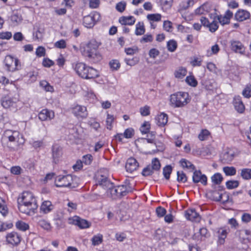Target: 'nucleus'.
I'll return each mask as SVG.
<instances>
[{
  "label": "nucleus",
  "instance_id": "obj_55",
  "mask_svg": "<svg viewBox=\"0 0 251 251\" xmlns=\"http://www.w3.org/2000/svg\"><path fill=\"white\" fill-rule=\"evenodd\" d=\"M134 134L133 128L130 127L126 129L124 132V137L126 138H131Z\"/></svg>",
  "mask_w": 251,
  "mask_h": 251
},
{
  "label": "nucleus",
  "instance_id": "obj_24",
  "mask_svg": "<svg viewBox=\"0 0 251 251\" xmlns=\"http://www.w3.org/2000/svg\"><path fill=\"white\" fill-rule=\"evenodd\" d=\"M155 119L156 123L158 126H164L168 122V117L166 114L161 113L157 115Z\"/></svg>",
  "mask_w": 251,
  "mask_h": 251
},
{
  "label": "nucleus",
  "instance_id": "obj_64",
  "mask_svg": "<svg viewBox=\"0 0 251 251\" xmlns=\"http://www.w3.org/2000/svg\"><path fill=\"white\" fill-rule=\"evenodd\" d=\"M92 160V156L91 154H88L83 156L82 161L83 163L85 165H90L91 163Z\"/></svg>",
  "mask_w": 251,
  "mask_h": 251
},
{
  "label": "nucleus",
  "instance_id": "obj_7",
  "mask_svg": "<svg viewBox=\"0 0 251 251\" xmlns=\"http://www.w3.org/2000/svg\"><path fill=\"white\" fill-rule=\"evenodd\" d=\"M107 171L103 170L98 172L96 175V180L98 184L101 186L104 189L106 187H111L112 183L107 178Z\"/></svg>",
  "mask_w": 251,
  "mask_h": 251
},
{
  "label": "nucleus",
  "instance_id": "obj_51",
  "mask_svg": "<svg viewBox=\"0 0 251 251\" xmlns=\"http://www.w3.org/2000/svg\"><path fill=\"white\" fill-rule=\"evenodd\" d=\"M161 16L159 14H151L147 15V19L151 22H158L161 20Z\"/></svg>",
  "mask_w": 251,
  "mask_h": 251
},
{
  "label": "nucleus",
  "instance_id": "obj_44",
  "mask_svg": "<svg viewBox=\"0 0 251 251\" xmlns=\"http://www.w3.org/2000/svg\"><path fill=\"white\" fill-rule=\"evenodd\" d=\"M180 163L182 167L186 168L188 169L194 170L195 169L194 166L189 161L185 159H182L180 161Z\"/></svg>",
  "mask_w": 251,
  "mask_h": 251
},
{
  "label": "nucleus",
  "instance_id": "obj_40",
  "mask_svg": "<svg viewBox=\"0 0 251 251\" xmlns=\"http://www.w3.org/2000/svg\"><path fill=\"white\" fill-rule=\"evenodd\" d=\"M16 226L18 229L22 231H26L29 228V225L22 221L17 222Z\"/></svg>",
  "mask_w": 251,
  "mask_h": 251
},
{
  "label": "nucleus",
  "instance_id": "obj_15",
  "mask_svg": "<svg viewBox=\"0 0 251 251\" xmlns=\"http://www.w3.org/2000/svg\"><path fill=\"white\" fill-rule=\"evenodd\" d=\"M185 217L187 220L198 223L200 222L201 219L200 215L194 209H190L186 211Z\"/></svg>",
  "mask_w": 251,
  "mask_h": 251
},
{
  "label": "nucleus",
  "instance_id": "obj_39",
  "mask_svg": "<svg viewBox=\"0 0 251 251\" xmlns=\"http://www.w3.org/2000/svg\"><path fill=\"white\" fill-rule=\"evenodd\" d=\"M40 85L47 92H52L54 91L53 87L46 80L41 81Z\"/></svg>",
  "mask_w": 251,
  "mask_h": 251
},
{
  "label": "nucleus",
  "instance_id": "obj_49",
  "mask_svg": "<svg viewBox=\"0 0 251 251\" xmlns=\"http://www.w3.org/2000/svg\"><path fill=\"white\" fill-rule=\"evenodd\" d=\"M22 20L21 15L18 13H14L11 16V21L14 25H16L20 23Z\"/></svg>",
  "mask_w": 251,
  "mask_h": 251
},
{
  "label": "nucleus",
  "instance_id": "obj_32",
  "mask_svg": "<svg viewBox=\"0 0 251 251\" xmlns=\"http://www.w3.org/2000/svg\"><path fill=\"white\" fill-rule=\"evenodd\" d=\"M115 120L114 115L107 113L106 118L105 120L106 127L107 129L111 130L113 127V124Z\"/></svg>",
  "mask_w": 251,
  "mask_h": 251
},
{
  "label": "nucleus",
  "instance_id": "obj_28",
  "mask_svg": "<svg viewBox=\"0 0 251 251\" xmlns=\"http://www.w3.org/2000/svg\"><path fill=\"white\" fill-rule=\"evenodd\" d=\"M218 243L220 245H223L225 242V239L227 236V231L224 228H220L218 230Z\"/></svg>",
  "mask_w": 251,
  "mask_h": 251
},
{
  "label": "nucleus",
  "instance_id": "obj_23",
  "mask_svg": "<svg viewBox=\"0 0 251 251\" xmlns=\"http://www.w3.org/2000/svg\"><path fill=\"white\" fill-rule=\"evenodd\" d=\"M233 103L235 109L238 112L242 113L244 111L245 106L240 96H235L233 99Z\"/></svg>",
  "mask_w": 251,
  "mask_h": 251
},
{
  "label": "nucleus",
  "instance_id": "obj_26",
  "mask_svg": "<svg viewBox=\"0 0 251 251\" xmlns=\"http://www.w3.org/2000/svg\"><path fill=\"white\" fill-rule=\"evenodd\" d=\"M2 106L5 109L16 108V101L13 98H7L1 101Z\"/></svg>",
  "mask_w": 251,
  "mask_h": 251
},
{
  "label": "nucleus",
  "instance_id": "obj_11",
  "mask_svg": "<svg viewBox=\"0 0 251 251\" xmlns=\"http://www.w3.org/2000/svg\"><path fill=\"white\" fill-rule=\"evenodd\" d=\"M69 224L77 226L80 228H86L90 227L91 224L87 220L78 216H74L69 219Z\"/></svg>",
  "mask_w": 251,
  "mask_h": 251
},
{
  "label": "nucleus",
  "instance_id": "obj_50",
  "mask_svg": "<svg viewBox=\"0 0 251 251\" xmlns=\"http://www.w3.org/2000/svg\"><path fill=\"white\" fill-rule=\"evenodd\" d=\"M172 168L171 166L167 165L165 166L163 169V174L164 177L166 179H169L170 176L172 173Z\"/></svg>",
  "mask_w": 251,
  "mask_h": 251
},
{
  "label": "nucleus",
  "instance_id": "obj_25",
  "mask_svg": "<svg viewBox=\"0 0 251 251\" xmlns=\"http://www.w3.org/2000/svg\"><path fill=\"white\" fill-rule=\"evenodd\" d=\"M212 198L215 201L226 202L227 200V195L225 193H220L217 191H213L211 193Z\"/></svg>",
  "mask_w": 251,
  "mask_h": 251
},
{
  "label": "nucleus",
  "instance_id": "obj_17",
  "mask_svg": "<svg viewBox=\"0 0 251 251\" xmlns=\"http://www.w3.org/2000/svg\"><path fill=\"white\" fill-rule=\"evenodd\" d=\"M209 233L206 228L202 227L199 229L198 232L194 234L193 238L197 241H201L204 240L206 238L209 236Z\"/></svg>",
  "mask_w": 251,
  "mask_h": 251
},
{
  "label": "nucleus",
  "instance_id": "obj_38",
  "mask_svg": "<svg viewBox=\"0 0 251 251\" xmlns=\"http://www.w3.org/2000/svg\"><path fill=\"white\" fill-rule=\"evenodd\" d=\"M223 170L226 175L228 176H234L236 173V170L234 167H225Z\"/></svg>",
  "mask_w": 251,
  "mask_h": 251
},
{
  "label": "nucleus",
  "instance_id": "obj_19",
  "mask_svg": "<svg viewBox=\"0 0 251 251\" xmlns=\"http://www.w3.org/2000/svg\"><path fill=\"white\" fill-rule=\"evenodd\" d=\"M138 167V163L134 158L130 157L127 160L126 164V169L127 172L131 173L136 171Z\"/></svg>",
  "mask_w": 251,
  "mask_h": 251
},
{
  "label": "nucleus",
  "instance_id": "obj_41",
  "mask_svg": "<svg viewBox=\"0 0 251 251\" xmlns=\"http://www.w3.org/2000/svg\"><path fill=\"white\" fill-rule=\"evenodd\" d=\"M109 66L110 69L112 71H117L118 70L121 66V64L118 60L117 59H113L110 61L109 63Z\"/></svg>",
  "mask_w": 251,
  "mask_h": 251
},
{
  "label": "nucleus",
  "instance_id": "obj_8",
  "mask_svg": "<svg viewBox=\"0 0 251 251\" xmlns=\"http://www.w3.org/2000/svg\"><path fill=\"white\" fill-rule=\"evenodd\" d=\"M4 63L7 70L9 71L14 72L19 70L20 68L19 60L11 55L6 56Z\"/></svg>",
  "mask_w": 251,
  "mask_h": 251
},
{
  "label": "nucleus",
  "instance_id": "obj_46",
  "mask_svg": "<svg viewBox=\"0 0 251 251\" xmlns=\"http://www.w3.org/2000/svg\"><path fill=\"white\" fill-rule=\"evenodd\" d=\"M210 132L207 129H202L198 135V138L201 141L206 140L210 135Z\"/></svg>",
  "mask_w": 251,
  "mask_h": 251
},
{
  "label": "nucleus",
  "instance_id": "obj_34",
  "mask_svg": "<svg viewBox=\"0 0 251 251\" xmlns=\"http://www.w3.org/2000/svg\"><path fill=\"white\" fill-rule=\"evenodd\" d=\"M185 80L186 83L191 87H195L198 85V81L193 75L187 76Z\"/></svg>",
  "mask_w": 251,
  "mask_h": 251
},
{
  "label": "nucleus",
  "instance_id": "obj_20",
  "mask_svg": "<svg viewBox=\"0 0 251 251\" xmlns=\"http://www.w3.org/2000/svg\"><path fill=\"white\" fill-rule=\"evenodd\" d=\"M235 19L238 22H243L250 18V13L247 10H238L235 14Z\"/></svg>",
  "mask_w": 251,
  "mask_h": 251
},
{
  "label": "nucleus",
  "instance_id": "obj_54",
  "mask_svg": "<svg viewBox=\"0 0 251 251\" xmlns=\"http://www.w3.org/2000/svg\"><path fill=\"white\" fill-rule=\"evenodd\" d=\"M243 96L246 98L251 97V85H247L242 91Z\"/></svg>",
  "mask_w": 251,
  "mask_h": 251
},
{
  "label": "nucleus",
  "instance_id": "obj_4",
  "mask_svg": "<svg viewBox=\"0 0 251 251\" xmlns=\"http://www.w3.org/2000/svg\"><path fill=\"white\" fill-rule=\"evenodd\" d=\"M74 68L77 75L83 79H94L99 76L97 70L82 62L76 63Z\"/></svg>",
  "mask_w": 251,
  "mask_h": 251
},
{
  "label": "nucleus",
  "instance_id": "obj_16",
  "mask_svg": "<svg viewBox=\"0 0 251 251\" xmlns=\"http://www.w3.org/2000/svg\"><path fill=\"white\" fill-rule=\"evenodd\" d=\"M232 50L236 53L244 54L245 52V48L239 41L233 40L230 42Z\"/></svg>",
  "mask_w": 251,
  "mask_h": 251
},
{
  "label": "nucleus",
  "instance_id": "obj_56",
  "mask_svg": "<svg viewBox=\"0 0 251 251\" xmlns=\"http://www.w3.org/2000/svg\"><path fill=\"white\" fill-rule=\"evenodd\" d=\"M150 108L149 106L146 105L140 108V113L143 116H147L150 114Z\"/></svg>",
  "mask_w": 251,
  "mask_h": 251
},
{
  "label": "nucleus",
  "instance_id": "obj_36",
  "mask_svg": "<svg viewBox=\"0 0 251 251\" xmlns=\"http://www.w3.org/2000/svg\"><path fill=\"white\" fill-rule=\"evenodd\" d=\"M241 176L243 179L248 180L251 179V169L245 168L241 171Z\"/></svg>",
  "mask_w": 251,
  "mask_h": 251
},
{
  "label": "nucleus",
  "instance_id": "obj_47",
  "mask_svg": "<svg viewBox=\"0 0 251 251\" xmlns=\"http://www.w3.org/2000/svg\"><path fill=\"white\" fill-rule=\"evenodd\" d=\"M102 235L100 234L94 236L91 239L92 244L94 246L100 244L102 241Z\"/></svg>",
  "mask_w": 251,
  "mask_h": 251
},
{
  "label": "nucleus",
  "instance_id": "obj_10",
  "mask_svg": "<svg viewBox=\"0 0 251 251\" xmlns=\"http://www.w3.org/2000/svg\"><path fill=\"white\" fill-rule=\"evenodd\" d=\"M72 112L77 119H85L88 116V112L85 106L75 105L72 107Z\"/></svg>",
  "mask_w": 251,
  "mask_h": 251
},
{
  "label": "nucleus",
  "instance_id": "obj_18",
  "mask_svg": "<svg viewBox=\"0 0 251 251\" xmlns=\"http://www.w3.org/2000/svg\"><path fill=\"white\" fill-rule=\"evenodd\" d=\"M54 208V205L50 201H43L40 207V212L43 214H47L50 212Z\"/></svg>",
  "mask_w": 251,
  "mask_h": 251
},
{
  "label": "nucleus",
  "instance_id": "obj_29",
  "mask_svg": "<svg viewBox=\"0 0 251 251\" xmlns=\"http://www.w3.org/2000/svg\"><path fill=\"white\" fill-rule=\"evenodd\" d=\"M194 4L193 0H184L182 1L179 5L178 11L181 12L188 9Z\"/></svg>",
  "mask_w": 251,
  "mask_h": 251
},
{
  "label": "nucleus",
  "instance_id": "obj_48",
  "mask_svg": "<svg viewBox=\"0 0 251 251\" xmlns=\"http://www.w3.org/2000/svg\"><path fill=\"white\" fill-rule=\"evenodd\" d=\"M151 124L149 122L145 121L140 127V131L143 134H146L150 131Z\"/></svg>",
  "mask_w": 251,
  "mask_h": 251
},
{
  "label": "nucleus",
  "instance_id": "obj_2",
  "mask_svg": "<svg viewBox=\"0 0 251 251\" xmlns=\"http://www.w3.org/2000/svg\"><path fill=\"white\" fill-rule=\"evenodd\" d=\"M100 45V43L95 39H91L80 44L79 51L82 55L90 62L96 63L102 59V56L98 50Z\"/></svg>",
  "mask_w": 251,
  "mask_h": 251
},
{
  "label": "nucleus",
  "instance_id": "obj_13",
  "mask_svg": "<svg viewBox=\"0 0 251 251\" xmlns=\"http://www.w3.org/2000/svg\"><path fill=\"white\" fill-rule=\"evenodd\" d=\"M54 117V111L48 109H43L38 114V118L42 121H51Z\"/></svg>",
  "mask_w": 251,
  "mask_h": 251
},
{
  "label": "nucleus",
  "instance_id": "obj_35",
  "mask_svg": "<svg viewBox=\"0 0 251 251\" xmlns=\"http://www.w3.org/2000/svg\"><path fill=\"white\" fill-rule=\"evenodd\" d=\"M8 212V210L5 201L0 197V212L3 216H5Z\"/></svg>",
  "mask_w": 251,
  "mask_h": 251
},
{
  "label": "nucleus",
  "instance_id": "obj_57",
  "mask_svg": "<svg viewBox=\"0 0 251 251\" xmlns=\"http://www.w3.org/2000/svg\"><path fill=\"white\" fill-rule=\"evenodd\" d=\"M206 68L210 72L214 74H217V68L214 63L211 62H207L206 64Z\"/></svg>",
  "mask_w": 251,
  "mask_h": 251
},
{
  "label": "nucleus",
  "instance_id": "obj_60",
  "mask_svg": "<svg viewBox=\"0 0 251 251\" xmlns=\"http://www.w3.org/2000/svg\"><path fill=\"white\" fill-rule=\"evenodd\" d=\"M177 175L178 181L185 182L187 181V177L182 171H178L177 172Z\"/></svg>",
  "mask_w": 251,
  "mask_h": 251
},
{
  "label": "nucleus",
  "instance_id": "obj_62",
  "mask_svg": "<svg viewBox=\"0 0 251 251\" xmlns=\"http://www.w3.org/2000/svg\"><path fill=\"white\" fill-rule=\"evenodd\" d=\"M154 171L151 167L150 165L144 168L142 171V175L144 176H149L151 175Z\"/></svg>",
  "mask_w": 251,
  "mask_h": 251
},
{
  "label": "nucleus",
  "instance_id": "obj_52",
  "mask_svg": "<svg viewBox=\"0 0 251 251\" xmlns=\"http://www.w3.org/2000/svg\"><path fill=\"white\" fill-rule=\"evenodd\" d=\"M222 180L223 177L219 173L215 174L211 177V180L212 182L216 184H220Z\"/></svg>",
  "mask_w": 251,
  "mask_h": 251
},
{
  "label": "nucleus",
  "instance_id": "obj_12",
  "mask_svg": "<svg viewBox=\"0 0 251 251\" xmlns=\"http://www.w3.org/2000/svg\"><path fill=\"white\" fill-rule=\"evenodd\" d=\"M21 241V236L16 232H11L7 234L6 241L11 246H16L19 244Z\"/></svg>",
  "mask_w": 251,
  "mask_h": 251
},
{
  "label": "nucleus",
  "instance_id": "obj_45",
  "mask_svg": "<svg viewBox=\"0 0 251 251\" xmlns=\"http://www.w3.org/2000/svg\"><path fill=\"white\" fill-rule=\"evenodd\" d=\"M220 50V48L217 44H215L211 47L210 50H207L206 51V55L211 56L213 54H216Z\"/></svg>",
  "mask_w": 251,
  "mask_h": 251
},
{
  "label": "nucleus",
  "instance_id": "obj_63",
  "mask_svg": "<svg viewBox=\"0 0 251 251\" xmlns=\"http://www.w3.org/2000/svg\"><path fill=\"white\" fill-rule=\"evenodd\" d=\"M36 55L38 57H42L44 56L46 54V50L45 49L42 47L40 46L37 48L36 50Z\"/></svg>",
  "mask_w": 251,
  "mask_h": 251
},
{
  "label": "nucleus",
  "instance_id": "obj_14",
  "mask_svg": "<svg viewBox=\"0 0 251 251\" xmlns=\"http://www.w3.org/2000/svg\"><path fill=\"white\" fill-rule=\"evenodd\" d=\"M234 156L235 152L234 151L231 149H227L222 153L221 158L224 163H229L232 161Z\"/></svg>",
  "mask_w": 251,
  "mask_h": 251
},
{
  "label": "nucleus",
  "instance_id": "obj_59",
  "mask_svg": "<svg viewBox=\"0 0 251 251\" xmlns=\"http://www.w3.org/2000/svg\"><path fill=\"white\" fill-rule=\"evenodd\" d=\"M164 29L166 31H169L174 29L173 23L169 21H165L163 24Z\"/></svg>",
  "mask_w": 251,
  "mask_h": 251
},
{
  "label": "nucleus",
  "instance_id": "obj_43",
  "mask_svg": "<svg viewBox=\"0 0 251 251\" xmlns=\"http://www.w3.org/2000/svg\"><path fill=\"white\" fill-rule=\"evenodd\" d=\"M239 185V182L236 180H231L227 181L226 185L228 189H233L237 188Z\"/></svg>",
  "mask_w": 251,
  "mask_h": 251
},
{
  "label": "nucleus",
  "instance_id": "obj_6",
  "mask_svg": "<svg viewBox=\"0 0 251 251\" xmlns=\"http://www.w3.org/2000/svg\"><path fill=\"white\" fill-rule=\"evenodd\" d=\"M73 177L70 175L59 176L55 178V185L57 187H71Z\"/></svg>",
  "mask_w": 251,
  "mask_h": 251
},
{
  "label": "nucleus",
  "instance_id": "obj_58",
  "mask_svg": "<svg viewBox=\"0 0 251 251\" xmlns=\"http://www.w3.org/2000/svg\"><path fill=\"white\" fill-rule=\"evenodd\" d=\"M88 125L96 131H99L100 128V123L95 120L90 121L88 122Z\"/></svg>",
  "mask_w": 251,
  "mask_h": 251
},
{
  "label": "nucleus",
  "instance_id": "obj_5",
  "mask_svg": "<svg viewBox=\"0 0 251 251\" xmlns=\"http://www.w3.org/2000/svg\"><path fill=\"white\" fill-rule=\"evenodd\" d=\"M190 99L188 93L179 92L170 96V102L172 106L182 107L189 102Z\"/></svg>",
  "mask_w": 251,
  "mask_h": 251
},
{
  "label": "nucleus",
  "instance_id": "obj_42",
  "mask_svg": "<svg viewBox=\"0 0 251 251\" xmlns=\"http://www.w3.org/2000/svg\"><path fill=\"white\" fill-rule=\"evenodd\" d=\"M150 165L154 171L159 170L161 167L160 161L157 158H153L151 161V164Z\"/></svg>",
  "mask_w": 251,
  "mask_h": 251
},
{
  "label": "nucleus",
  "instance_id": "obj_1",
  "mask_svg": "<svg viewBox=\"0 0 251 251\" xmlns=\"http://www.w3.org/2000/svg\"><path fill=\"white\" fill-rule=\"evenodd\" d=\"M19 211L27 215H33L38 208L37 201L33 194L29 191H25L18 198Z\"/></svg>",
  "mask_w": 251,
  "mask_h": 251
},
{
  "label": "nucleus",
  "instance_id": "obj_33",
  "mask_svg": "<svg viewBox=\"0 0 251 251\" xmlns=\"http://www.w3.org/2000/svg\"><path fill=\"white\" fill-rule=\"evenodd\" d=\"M38 225L43 229L47 231H50L51 229L50 224L45 219H41L38 222Z\"/></svg>",
  "mask_w": 251,
  "mask_h": 251
},
{
  "label": "nucleus",
  "instance_id": "obj_61",
  "mask_svg": "<svg viewBox=\"0 0 251 251\" xmlns=\"http://www.w3.org/2000/svg\"><path fill=\"white\" fill-rule=\"evenodd\" d=\"M216 19H217L218 22L220 23L222 25L228 24L229 23V20H228V19L225 17L224 16H218Z\"/></svg>",
  "mask_w": 251,
  "mask_h": 251
},
{
  "label": "nucleus",
  "instance_id": "obj_37",
  "mask_svg": "<svg viewBox=\"0 0 251 251\" xmlns=\"http://www.w3.org/2000/svg\"><path fill=\"white\" fill-rule=\"evenodd\" d=\"M117 189L119 198L126 195L128 192L126 186L125 185L117 186Z\"/></svg>",
  "mask_w": 251,
  "mask_h": 251
},
{
  "label": "nucleus",
  "instance_id": "obj_31",
  "mask_svg": "<svg viewBox=\"0 0 251 251\" xmlns=\"http://www.w3.org/2000/svg\"><path fill=\"white\" fill-rule=\"evenodd\" d=\"M119 21L123 25H132L135 23V19L133 16H123L119 19Z\"/></svg>",
  "mask_w": 251,
  "mask_h": 251
},
{
  "label": "nucleus",
  "instance_id": "obj_3",
  "mask_svg": "<svg viewBox=\"0 0 251 251\" xmlns=\"http://www.w3.org/2000/svg\"><path fill=\"white\" fill-rule=\"evenodd\" d=\"M2 145L10 150L16 151L21 145L24 144L25 139L18 131L6 130L1 139Z\"/></svg>",
  "mask_w": 251,
  "mask_h": 251
},
{
  "label": "nucleus",
  "instance_id": "obj_21",
  "mask_svg": "<svg viewBox=\"0 0 251 251\" xmlns=\"http://www.w3.org/2000/svg\"><path fill=\"white\" fill-rule=\"evenodd\" d=\"M193 180L195 183L201 182L203 185L207 183V177L204 175H202L200 171H195L193 176Z\"/></svg>",
  "mask_w": 251,
  "mask_h": 251
},
{
  "label": "nucleus",
  "instance_id": "obj_27",
  "mask_svg": "<svg viewBox=\"0 0 251 251\" xmlns=\"http://www.w3.org/2000/svg\"><path fill=\"white\" fill-rule=\"evenodd\" d=\"M104 189L106 190V194L108 196L114 199L119 198L117 186H114L112 183L111 187H106Z\"/></svg>",
  "mask_w": 251,
  "mask_h": 251
},
{
  "label": "nucleus",
  "instance_id": "obj_22",
  "mask_svg": "<svg viewBox=\"0 0 251 251\" xmlns=\"http://www.w3.org/2000/svg\"><path fill=\"white\" fill-rule=\"evenodd\" d=\"M62 154V148L60 146L55 144L52 146V155L53 161L57 163Z\"/></svg>",
  "mask_w": 251,
  "mask_h": 251
},
{
  "label": "nucleus",
  "instance_id": "obj_30",
  "mask_svg": "<svg viewBox=\"0 0 251 251\" xmlns=\"http://www.w3.org/2000/svg\"><path fill=\"white\" fill-rule=\"evenodd\" d=\"M187 70L183 67H178L174 72V75L177 79H182L187 75Z\"/></svg>",
  "mask_w": 251,
  "mask_h": 251
},
{
  "label": "nucleus",
  "instance_id": "obj_9",
  "mask_svg": "<svg viewBox=\"0 0 251 251\" xmlns=\"http://www.w3.org/2000/svg\"><path fill=\"white\" fill-rule=\"evenodd\" d=\"M100 14L97 12H93L83 18V25L87 28L92 27L96 22L100 20Z\"/></svg>",
  "mask_w": 251,
  "mask_h": 251
},
{
  "label": "nucleus",
  "instance_id": "obj_53",
  "mask_svg": "<svg viewBox=\"0 0 251 251\" xmlns=\"http://www.w3.org/2000/svg\"><path fill=\"white\" fill-rule=\"evenodd\" d=\"M177 48V43L174 40H170L167 43V49L169 51L174 52Z\"/></svg>",
  "mask_w": 251,
  "mask_h": 251
}]
</instances>
